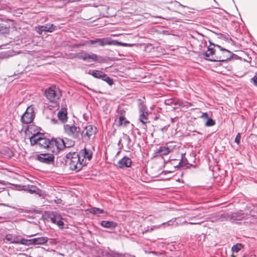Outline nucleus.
<instances>
[{"instance_id": "1", "label": "nucleus", "mask_w": 257, "mask_h": 257, "mask_svg": "<svg viewBox=\"0 0 257 257\" xmlns=\"http://www.w3.org/2000/svg\"><path fill=\"white\" fill-rule=\"evenodd\" d=\"M65 157L66 163L69 166L70 169L76 172L79 171L83 166L88 163L86 161H83V159H81L80 155H78V153L76 152H69Z\"/></svg>"}, {"instance_id": "2", "label": "nucleus", "mask_w": 257, "mask_h": 257, "mask_svg": "<svg viewBox=\"0 0 257 257\" xmlns=\"http://www.w3.org/2000/svg\"><path fill=\"white\" fill-rule=\"evenodd\" d=\"M86 44L92 45L95 47L98 46H104L108 45H117L121 46H126L127 44L118 42L116 40H112L110 38H95L89 40L86 42Z\"/></svg>"}, {"instance_id": "3", "label": "nucleus", "mask_w": 257, "mask_h": 257, "mask_svg": "<svg viewBox=\"0 0 257 257\" xmlns=\"http://www.w3.org/2000/svg\"><path fill=\"white\" fill-rule=\"evenodd\" d=\"M31 146L38 145L41 148L48 149L49 139L44 137V134L37 132L34 134L30 138Z\"/></svg>"}, {"instance_id": "4", "label": "nucleus", "mask_w": 257, "mask_h": 257, "mask_svg": "<svg viewBox=\"0 0 257 257\" xmlns=\"http://www.w3.org/2000/svg\"><path fill=\"white\" fill-rule=\"evenodd\" d=\"M216 47L219 48L221 51L220 54L215 55V59H210L211 62H226L230 60L231 58L235 57L236 58L238 56L234 54L230 51L222 48L219 45H216Z\"/></svg>"}, {"instance_id": "5", "label": "nucleus", "mask_w": 257, "mask_h": 257, "mask_svg": "<svg viewBox=\"0 0 257 257\" xmlns=\"http://www.w3.org/2000/svg\"><path fill=\"white\" fill-rule=\"evenodd\" d=\"M45 95L51 102H55L60 97L61 94L58 87L52 86L46 89Z\"/></svg>"}, {"instance_id": "6", "label": "nucleus", "mask_w": 257, "mask_h": 257, "mask_svg": "<svg viewBox=\"0 0 257 257\" xmlns=\"http://www.w3.org/2000/svg\"><path fill=\"white\" fill-rule=\"evenodd\" d=\"M64 130L65 133L69 137L74 139L79 138L80 128L79 126L74 125H70L68 124L64 125Z\"/></svg>"}, {"instance_id": "7", "label": "nucleus", "mask_w": 257, "mask_h": 257, "mask_svg": "<svg viewBox=\"0 0 257 257\" xmlns=\"http://www.w3.org/2000/svg\"><path fill=\"white\" fill-rule=\"evenodd\" d=\"M36 159L47 165H53L55 163L54 156L51 153H41L36 156Z\"/></svg>"}, {"instance_id": "8", "label": "nucleus", "mask_w": 257, "mask_h": 257, "mask_svg": "<svg viewBox=\"0 0 257 257\" xmlns=\"http://www.w3.org/2000/svg\"><path fill=\"white\" fill-rule=\"evenodd\" d=\"M34 116V108L30 106L21 116V121L22 123L28 124L33 121Z\"/></svg>"}, {"instance_id": "9", "label": "nucleus", "mask_w": 257, "mask_h": 257, "mask_svg": "<svg viewBox=\"0 0 257 257\" xmlns=\"http://www.w3.org/2000/svg\"><path fill=\"white\" fill-rule=\"evenodd\" d=\"M73 58H77L78 59H81L84 61L87 59H91L94 62L98 61V56L94 53H88L81 51L80 52L77 54H74Z\"/></svg>"}, {"instance_id": "10", "label": "nucleus", "mask_w": 257, "mask_h": 257, "mask_svg": "<svg viewBox=\"0 0 257 257\" xmlns=\"http://www.w3.org/2000/svg\"><path fill=\"white\" fill-rule=\"evenodd\" d=\"M97 132V128L92 125H89L85 126L83 130L81 133L82 138L87 137L88 140L90 139L91 137L94 136Z\"/></svg>"}, {"instance_id": "11", "label": "nucleus", "mask_w": 257, "mask_h": 257, "mask_svg": "<svg viewBox=\"0 0 257 257\" xmlns=\"http://www.w3.org/2000/svg\"><path fill=\"white\" fill-rule=\"evenodd\" d=\"M132 164L131 159L127 156H124L117 162V166L120 169H124L131 167Z\"/></svg>"}, {"instance_id": "12", "label": "nucleus", "mask_w": 257, "mask_h": 257, "mask_svg": "<svg viewBox=\"0 0 257 257\" xmlns=\"http://www.w3.org/2000/svg\"><path fill=\"white\" fill-rule=\"evenodd\" d=\"M247 214L243 212L242 210H239L236 212L232 213L229 217L232 222L235 221H240L247 217Z\"/></svg>"}, {"instance_id": "13", "label": "nucleus", "mask_w": 257, "mask_h": 257, "mask_svg": "<svg viewBox=\"0 0 257 257\" xmlns=\"http://www.w3.org/2000/svg\"><path fill=\"white\" fill-rule=\"evenodd\" d=\"M171 149L168 146H161L154 153L155 157H162L170 153Z\"/></svg>"}, {"instance_id": "14", "label": "nucleus", "mask_w": 257, "mask_h": 257, "mask_svg": "<svg viewBox=\"0 0 257 257\" xmlns=\"http://www.w3.org/2000/svg\"><path fill=\"white\" fill-rule=\"evenodd\" d=\"M57 116L59 120L63 123H65L67 121V111L66 107H62L58 111Z\"/></svg>"}, {"instance_id": "15", "label": "nucleus", "mask_w": 257, "mask_h": 257, "mask_svg": "<svg viewBox=\"0 0 257 257\" xmlns=\"http://www.w3.org/2000/svg\"><path fill=\"white\" fill-rule=\"evenodd\" d=\"M215 50L213 47L209 46L207 51L204 53L205 56L204 59L208 61H210V59H215Z\"/></svg>"}, {"instance_id": "16", "label": "nucleus", "mask_w": 257, "mask_h": 257, "mask_svg": "<svg viewBox=\"0 0 257 257\" xmlns=\"http://www.w3.org/2000/svg\"><path fill=\"white\" fill-rule=\"evenodd\" d=\"M78 155H80V158L82 157V159H87L88 161H90L92 157V152L89 149H87L84 148L80 151L78 153Z\"/></svg>"}, {"instance_id": "17", "label": "nucleus", "mask_w": 257, "mask_h": 257, "mask_svg": "<svg viewBox=\"0 0 257 257\" xmlns=\"http://www.w3.org/2000/svg\"><path fill=\"white\" fill-rule=\"evenodd\" d=\"M20 238V236L14 234H8L6 235L4 241L6 240L7 242H9L10 243H16L18 244L19 242V239Z\"/></svg>"}, {"instance_id": "18", "label": "nucleus", "mask_w": 257, "mask_h": 257, "mask_svg": "<svg viewBox=\"0 0 257 257\" xmlns=\"http://www.w3.org/2000/svg\"><path fill=\"white\" fill-rule=\"evenodd\" d=\"M106 257H135L134 255L130 254L128 253H120L116 252L112 250H110L106 253Z\"/></svg>"}, {"instance_id": "19", "label": "nucleus", "mask_w": 257, "mask_h": 257, "mask_svg": "<svg viewBox=\"0 0 257 257\" xmlns=\"http://www.w3.org/2000/svg\"><path fill=\"white\" fill-rule=\"evenodd\" d=\"M48 218L53 223H55L58 219H62V217L59 213L56 212H51L49 213Z\"/></svg>"}, {"instance_id": "20", "label": "nucleus", "mask_w": 257, "mask_h": 257, "mask_svg": "<svg viewBox=\"0 0 257 257\" xmlns=\"http://www.w3.org/2000/svg\"><path fill=\"white\" fill-rule=\"evenodd\" d=\"M34 245H40L45 244L48 240V238L46 236H42L39 237L34 238Z\"/></svg>"}, {"instance_id": "21", "label": "nucleus", "mask_w": 257, "mask_h": 257, "mask_svg": "<svg viewBox=\"0 0 257 257\" xmlns=\"http://www.w3.org/2000/svg\"><path fill=\"white\" fill-rule=\"evenodd\" d=\"M10 25L9 24L0 23V36L9 33Z\"/></svg>"}, {"instance_id": "22", "label": "nucleus", "mask_w": 257, "mask_h": 257, "mask_svg": "<svg viewBox=\"0 0 257 257\" xmlns=\"http://www.w3.org/2000/svg\"><path fill=\"white\" fill-rule=\"evenodd\" d=\"M100 225L104 228H115L117 224L113 221L103 220L101 222Z\"/></svg>"}, {"instance_id": "23", "label": "nucleus", "mask_w": 257, "mask_h": 257, "mask_svg": "<svg viewBox=\"0 0 257 257\" xmlns=\"http://www.w3.org/2000/svg\"><path fill=\"white\" fill-rule=\"evenodd\" d=\"M56 143H57L56 139L52 138L51 140H49V142L48 143V149H49L52 153H54L55 152L56 145Z\"/></svg>"}, {"instance_id": "24", "label": "nucleus", "mask_w": 257, "mask_h": 257, "mask_svg": "<svg viewBox=\"0 0 257 257\" xmlns=\"http://www.w3.org/2000/svg\"><path fill=\"white\" fill-rule=\"evenodd\" d=\"M88 73L89 74L92 75L94 78L101 79H102L103 75L104 74V73L103 72L95 70H93L92 72L91 70H89Z\"/></svg>"}, {"instance_id": "25", "label": "nucleus", "mask_w": 257, "mask_h": 257, "mask_svg": "<svg viewBox=\"0 0 257 257\" xmlns=\"http://www.w3.org/2000/svg\"><path fill=\"white\" fill-rule=\"evenodd\" d=\"M120 115L119 117L118 125L120 126L123 125L124 126H126L130 122L125 119L124 115H122V111L120 110Z\"/></svg>"}, {"instance_id": "26", "label": "nucleus", "mask_w": 257, "mask_h": 257, "mask_svg": "<svg viewBox=\"0 0 257 257\" xmlns=\"http://www.w3.org/2000/svg\"><path fill=\"white\" fill-rule=\"evenodd\" d=\"M43 27V30L45 32H52L56 29V26L53 24H46Z\"/></svg>"}, {"instance_id": "27", "label": "nucleus", "mask_w": 257, "mask_h": 257, "mask_svg": "<svg viewBox=\"0 0 257 257\" xmlns=\"http://www.w3.org/2000/svg\"><path fill=\"white\" fill-rule=\"evenodd\" d=\"M27 190L31 193H36L37 194H40L41 192V190L35 186H29L27 187Z\"/></svg>"}, {"instance_id": "28", "label": "nucleus", "mask_w": 257, "mask_h": 257, "mask_svg": "<svg viewBox=\"0 0 257 257\" xmlns=\"http://www.w3.org/2000/svg\"><path fill=\"white\" fill-rule=\"evenodd\" d=\"M149 114L148 112H143L140 114L139 120L144 124H145L148 122V115Z\"/></svg>"}, {"instance_id": "29", "label": "nucleus", "mask_w": 257, "mask_h": 257, "mask_svg": "<svg viewBox=\"0 0 257 257\" xmlns=\"http://www.w3.org/2000/svg\"><path fill=\"white\" fill-rule=\"evenodd\" d=\"M56 139V141H57V143L56 145V149L57 150V151H59L61 150H62L64 148V142L63 141V139H60V138H58V139Z\"/></svg>"}, {"instance_id": "30", "label": "nucleus", "mask_w": 257, "mask_h": 257, "mask_svg": "<svg viewBox=\"0 0 257 257\" xmlns=\"http://www.w3.org/2000/svg\"><path fill=\"white\" fill-rule=\"evenodd\" d=\"M63 141L64 142V148H70L71 147H73L75 145L74 141L68 138L64 139Z\"/></svg>"}, {"instance_id": "31", "label": "nucleus", "mask_w": 257, "mask_h": 257, "mask_svg": "<svg viewBox=\"0 0 257 257\" xmlns=\"http://www.w3.org/2000/svg\"><path fill=\"white\" fill-rule=\"evenodd\" d=\"M90 213L93 214H102L104 213V210L96 207H92L89 209Z\"/></svg>"}, {"instance_id": "32", "label": "nucleus", "mask_w": 257, "mask_h": 257, "mask_svg": "<svg viewBox=\"0 0 257 257\" xmlns=\"http://www.w3.org/2000/svg\"><path fill=\"white\" fill-rule=\"evenodd\" d=\"M226 219V215L225 214H218L215 215L214 217V219L212 220V221L214 220L219 221H224Z\"/></svg>"}, {"instance_id": "33", "label": "nucleus", "mask_w": 257, "mask_h": 257, "mask_svg": "<svg viewBox=\"0 0 257 257\" xmlns=\"http://www.w3.org/2000/svg\"><path fill=\"white\" fill-rule=\"evenodd\" d=\"M102 80L106 82L109 85H112L113 83V80L112 79L108 77L106 74L104 73L102 77Z\"/></svg>"}, {"instance_id": "34", "label": "nucleus", "mask_w": 257, "mask_h": 257, "mask_svg": "<svg viewBox=\"0 0 257 257\" xmlns=\"http://www.w3.org/2000/svg\"><path fill=\"white\" fill-rule=\"evenodd\" d=\"M123 139L127 141V146L128 148H130L131 147H132L134 145V143H132L131 139L128 135L123 134Z\"/></svg>"}, {"instance_id": "35", "label": "nucleus", "mask_w": 257, "mask_h": 257, "mask_svg": "<svg viewBox=\"0 0 257 257\" xmlns=\"http://www.w3.org/2000/svg\"><path fill=\"white\" fill-rule=\"evenodd\" d=\"M242 247V245L240 243H237L235 245H234L232 247V250L234 252H238L240 249Z\"/></svg>"}, {"instance_id": "36", "label": "nucleus", "mask_w": 257, "mask_h": 257, "mask_svg": "<svg viewBox=\"0 0 257 257\" xmlns=\"http://www.w3.org/2000/svg\"><path fill=\"white\" fill-rule=\"evenodd\" d=\"M215 124V121L211 118H209L205 122V125L207 126H212Z\"/></svg>"}, {"instance_id": "37", "label": "nucleus", "mask_w": 257, "mask_h": 257, "mask_svg": "<svg viewBox=\"0 0 257 257\" xmlns=\"http://www.w3.org/2000/svg\"><path fill=\"white\" fill-rule=\"evenodd\" d=\"M62 219H58V220H57L56 223L55 224H56L57 226L59 227V228L61 229H62L64 227V224L63 221H62Z\"/></svg>"}, {"instance_id": "38", "label": "nucleus", "mask_w": 257, "mask_h": 257, "mask_svg": "<svg viewBox=\"0 0 257 257\" xmlns=\"http://www.w3.org/2000/svg\"><path fill=\"white\" fill-rule=\"evenodd\" d=\"M27 242V239H25L24 238H22L20 237L18 244L27 245V244H28Z\"/></svg>"}, {"instance_id": "39", "label": "nucleus", "mask_w": 257, "mask_h": 257, "mask_svg": "<svg viewBox=\"0 0 257 257\" xmlns=\"http://www.w3.org/2000/svg\"><path fill=\"white\" fill-rule=\"evenodd\" d=\"M140 112L142 113L143 112H148V111H146L147 107L144 104H141L139 107Z\"/></svg>"}, {"instance_id": "40", "label": "nucleus", "mask_w": 257, "mask_h": 257, "mask_svg": "<svg viewBox=\"0 0 257 257\" xmlns=\"http://www.w3.org/2000/svg\"><path fill=\"white\" fill-rule=\"evenodd\" d=\"M241 139V135L240 133H238L235 138L234 142L236 143L237 145H239L240 143Z\"/></svg>"}, {"instance_id": "41", "label": "nucleus", "mask_w": 257, "mask_h": 257, "mask_svg": "<svg viewBox=\"0 0 257 257\" xmlns=\"http://www.w3.org/2000/svg\"><path fill=\"white\" fill-rule=\"evenodd\" d=\"M43 26H38L36 28V31L39 34H42V32L44 31V30H43L44 28Z\"/></svg>"}, {"instance_id": "42", "label": "nucleus", "mask_w": 257, "mask_h": 257, "mask_svg": "<svg viewBox=\"0 0 257 257\" xmlns=\"http://www.w3.org/2000/svg\"><path fill=\"white\" fill-rule=\"evenodd\" d=\"M250 81L253 83L254 85L257 87V73L253 77L250 79Z\"/></svg>"}, {"instance_id": "43", "label": "nucleus", "mask_w": 257, "mask_h": 257, "mask_svg": "<svg viewBox=\"0 0 257 257\" xmlns=\"http://www.w3.org/2000/svg\"><path fill=\"white\" fill-rule=\"evenodd\" d=\"M173 223H174V221L170 220L166 222H164V223H162L161 226H164V227L168 226L171 225H172Z\"/></svg>"}, {"instance_id": "44", "label": "nucleus", "mask_w": 257, "mask_h": 257, "mask_svg": "<svg viewBox=\"0 0 257 257\" xmlns=\"http://www.w3.org/2000/svg\"><path fill=\"white\" fill-rule=\"evenodd\" d=\"M185 165L184 163V161L182 160L178 164L175 166V168L182 167Z\"/></svg>"}, {"instance_id": "45", "label": "nucleus", "mask_w": 257, "mask_h": 257, "mask_svg": "<svg viewBox=\"0 0 257 257\" xmlns=\"http://www.w3.org/2000/svg\"><path fill=\"white\" fill-rule=\"evenodd\" d=\"M34 238L29 239H27V242L28 244H27V246L32 245H34Z\"/></svg>"}, {"instance_id": "46", "label": "nucleus", "mask_w": 257, "mask_h": 257, "mask_svg": "<svg viewBox=\"0 0 257 257\" xmlns=\"http://www.w3.org/2000/svg\"><path fill=\"white\" fill-rule=\"evenodd\" d=\"M200 118H206L207 119L208 118H209L208 114L207 113V112H203L202 113V115L200 116Z\"/></svg>"}, {"instance_id": "47", "label": "nucleus", "mask_w": 257, "mask_h": 257, "mask_svg": "<svg viewBox=\"0 0 257 257\" xmlns=\"http://www.w3.org/2000/svg\"><path fill=\"white\" fill-rule=\"evenodd\" d=\"M173 103V100H172V99L166 100L165 101V103L167 105H171Z\"/></svg>"}, {"instance_id": "48", "label": "nucleus", "mask_w": 257, "mask_h": 257, "mask_svg": "<svg viewBox=\"0 0 257 257\" xmlns=\"http://www.w3.org/2000/svg\"><path fill=\"white\" fill-rule=\"evenodd\" d=\"M209 43H210L209 46H210V47H211L212 46L216 47V45H217L216 44H214L212 43L210 41H209Z\"/></svg>"}, {"instance_id": "49", "label": "nucleus", "mask_w": 257, "mask_h": 257, "mask_svg": "<svg viewBox=\"0 0 257 257\" xmlns=\"http://www.w3.org/2000/svg\"><path fill=\"white\" fill-rule=\"evenodd\" d=\"M51 121L54 123V124H56L57 123V120L54 118H53L51 119Z\"/></svg>"}, {"instance_id": "50", "label": "nucleus", "mask_w": 257, "mask_h": 257, "mask_svg": "<svg viewBox=\"0 0 257 257\" xmlns=\"http://www.w3.org/2000/svg\"><path fill=\"white\" fill-rule=\"evenodd\" d=\"M152 230H153V228H150V229H147V230H146L144 231V232H149V231H152Z\"/></svg>"}, {"instance_id": "51", "label": "nucleus", "mask_w": 257, "mask_h": 257, "mask_svg": "<svg viewBox=\"0 0 257 257\" xmlns=\"http://www.w3.org/2000/svg\"><path fill=\"white\" fill-rule=\"evenodd\" d=\"M171 121L172 123H174V118H171Z\"/></svg>"}, {"instance_id": "52", "label": "nucleus", "mask_w": 257, "mask_h": 257, "mask_svg": "<svg viewBox=\"0 0 257 257\" xmlns=\"http://www.w3.org/2000/svg\"><path fill=\"white\" fill-rule=\"evenodd\" d=\"M179 5L181 7H184L185 6H184L183 5H181V4L179 3Z\"/></svg>"}, {"instance_id": "53", "label": "nucleus", "mask_w": 257, "mask_h": 257, "mask_svg": "<svg viewBox=\"0 0 257 257\" xmlns=\"http://www.w3.org/2000/svg\"><path fill=\"white\" fill-rule=\"evenodd\" d=\"M34 235V234H32V235H28V237H32V236H33Z\"/></svg>"}, {"instance_id": "54", "label": "nucleus", "mask_w": 257, "mask_h": 257, "mask_svg": "<svg viewBox=\"0 0 257 257\" xmlns=\"http://www.w3.org/2000/svg\"><path fill=\"white\" fill-rule=\"evenodd\" d=\"M84 45L83 44H79V45H77V46H83Z\"/></svg>"}, {"instance_id": "55", "label": "nucleus", "mask_w": 257, "mask_h": 257, "mask_svg": "<svg viewBox=\"0 0 257 257\" xmlns=\"http://www.w3.org/2000/svg\"><path fill=\"white\" fill-rule=\"evenodd\" d=\"M6 21H7V22L10 21V20H9V19H7V20H6Z\"/></svg>"}]
</instances>
